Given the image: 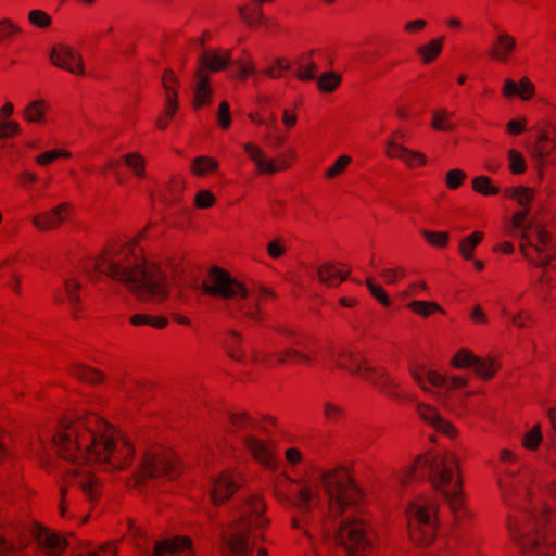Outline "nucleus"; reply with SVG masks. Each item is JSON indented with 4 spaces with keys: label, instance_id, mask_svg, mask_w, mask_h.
I'll list each match as a JSON object with an SVG mask.
<instances>
[{
    "label": "nucleus",
    "instance_id": "34",
    "mask_svg": "<svg viewBox=\"0 0 556 556\" xmlns=\"http://www.w3.org/2000/svg\"><path fill=\"white\" fill-rule=\"evenodd\" d=\"M454 112L446 109H439L432 113L431 127L437 131L450 132L456 129V123L453 121Z\"/></svg>",
    "mask_w": 556,
    "mask_h": 556
},
{
    "label": "nucleus",
    "instance_id": "24",
    "mask_svg": "<svg viewBox=\"0 0 556 556\" xmlns=\"http://www.w3.org/2000/svg\"><path fill=\"white\" fill-rule=\"evenodd\" d=\"M231 50H219V49H206L203 50L199 56L198 70H202L203 73L220 72L225 70L231 61Z\"/></svg>",
    "mask_w": 556,
    "mask_h": 556
},
{
    "label": "nucleus",
    "instance_id": "47",
    "mask_svg": "<svg viewBox=\"0 0 556 556\" xmlns=\"http://www.w3.org/2000/svg\"><path fill=\"white\" fill-rule=\"evenodd\" d=\"M323 416L327 422L340 424L345 419V410L338 403L327 401L323 404Z\"/></svg>",
    "mask_w": 556,
    "mask_h": 556
},
{
    "label": "nucleus",
    "instance_id": "48",
    "mask_svg": "<svg viewBox=\"0 0 556 556\" xmlns=\"http://www.w3.org/2000/svg\"><path fill=\"white\" fill-rule=\"evenodd\" d=\"M472 189L482 195H496L500 193V188L494 186L491 178L484 175L472 179Z\"/></svg>",
    "mask_w": 556,
    "mask_h": 556
},
{
    "label": "nucleus",
    "instance_id": "29",
    "mask_svg": "<svg viewBox=\"0 0 556 556\" xmlns=\"http://www.w3.org/2000/svg\"><path fill=\"white\" fill-rule=\"evenodd\" d=\"M213 90L210 86V75L203 73L202 70L195 72V86H194V109L207 105L212 100Z\"/></svg>",
    "mask_w": 556,
    "mask_h": 556
},
{
    "label": "nucleus",
    "instance_id": "8",
    "mask_svg": "<svg viewBox=\"0 0 556 556\" xmlns=\"http://www.w3.org/2000/svg\"><path fill=\"white\" fill-rule=\"evenodd\" d=\"M31 536L36 546H28L20 541L18 546L14 543V533L11 528L0 535V556H60L67 547V541L58 532L36 523L33 526Z\"/></svg>",
    "mask_w": 556,
    "mask_h": 556
},
{
    "label": "nucleus",
    "instance_id": "14",
    "mask_svg": "<svg viewBox=\"0 0 556 556\" xmlns=\"http://www.w3.org/2000/svg\"><path fill=\"white\" fill-rule=\"evenodd\" d=\"M357 375L393 400L399 402L409 400L407 392L397 381L390 377L384 367L371 366L366 362Z\"/></svg>",
    "mask_w": 556,
    "mask_h": 556
},
{
    "label": "nucleus",
    "instance_id": "30",
    "mask_svg": "<svg viewBox=\"0 0 556 556\" xmlns=\"http://www.w3.org/2000/svg\"><path fill=\"white\" fill-rule=\"evenodd\" d=\"M243 443L254 459L263 465H269L271 463L270 448L264 441L254 435H247Z\"/></svg>",
    "mask_w": 556,
    "mask_h": 556
},
{
    "label": "nucleus",
    "instance_id": "2",
    "mask_svg": "<svg viewBox=\"0 0 556 556\" xmlns=\"http://www.w3.org/2000/svg\"><path fill=\"white\" fill-rule=\"evenodd\" d=\"M496 481L502 500L508 506H520L507 518V530L514 544L522 553L556 556V521L551 510L543 506L538 516L527 509L533 481L531 471L526 467L498 468ZM552 493L556 498V483Z\"/></svg>",
    "mask_w": 556,
    "mask_h": 556
},
{
    "label": "nucleus",
    "instance_id": "63",
    "mask_svg": "<svg viewBox=\"0 0 556 556\" xmlns=\"http://www.w3.org/2000/svg\"><path fill=\"white\" fill-rule=\"evenodd\" d=\"M509 169L513 174H522L526 172V161L520 152L517 150L508 151Z\"/></svg>",
    "mask_w": 556,
    "mask_h": 556
},
{
    "label": "nucleus",
    "instance_id": "64",
    "mask_svg": "<svg viewBox=\"0 0 556 556\" xmlns=\"http://www.w3.org/2000/svg\"><path fill=\"white\" fill-rule=\"evenodd\" d=\"M76 556H116V548L113 543L108 542L96 551L85 548L81 552L77 553Z\"/></svg>",
    "mask_w": 556,
    "mask_h": 556
},
{
    "label": "nucleus",
    "instance_id": "7",
    "mask_svg": "<svg viewBox=\"0 0 556 556\" xmlns=\"http://www.w3.org/2000/svg\"><path fill=\"white\" fill-rule=\"evenodd\" d=\"M266 504L263 497L251 495L241 509V516L236 521L227 539V556L252 555V530L265 528L269 519L265 516Z\"/></svg>",
    "mask_w": 556,
    "mask_h": 556
},
{
    "label": "nucleus",
    "instance_id": "43",
    "mask_svg": "<svg viewBox=\"0 0 556 556\" xmlns=\"http://www.w3.org/2000/svg\"><path fill=\"white\" fill-rule=\"evenodd\" d=\"M287 344L309 353L316 358L315 340L304 334L288 333Z\"/></svg>",
    "mask_w": 556,
    "mask_h": 556
},
{
    "label": "nucleus",
    "instance_id": "38",
    "mask_svg": "<svg viewBox=\"0 0 556 556\" xmlns=\"http://www.w3.org/2000/svg\"><path fill=\"white\" fill-rule=\"evenodd\" d=\"M231 431H252L258 427V422L247 412L232 413L229 415Z\"/></svg>",
    "mask_w": 556,
    "mask_h": 556
},
{
    "label": "nucleus",
    "instance_id": "40",
    "mask_svg": "<svg viewBox=\"0 0 556 556\" xmlns=\"http://www.w3.org/2000/svg\"><path fill=\"white\" fill-rule=\"evenodd\" d=\"M22 34V28L13 20L0 18V46L13 42Z\"/></svg>",
    "mask_w": 556,
    "mask_h": 556
},
{
    "label": "nucleus",
    "instance_id": "61",
    "mask_svg": "<svg viewBox=\"0 0 556 556\" xmlns=\"http://www.w3.org/2000/svg\"><path fill=\"white\" fill-rule=\"evenodd\" d=\"M466 178L467 174L463 169L454 168L445 174V185L447 189L456 190L463 185Z\"/></svg>",
    "mask_w": 556,
    "mask_h": 556
},
{
    "label": "nucleus",
    "instance_id": "21",
    "mask_svg": "<svg viewBox=\"0 0 556 556\" xmlns=\"http://www.w3.org/2000/svg\"><path fill=\"white\" fill-rule=\"evenodd\" d=\"M517 40L506 30H498L489 49L490 59L507 63L517 50Z\"/></svg>",
    "mask_w": 556,
    "mask_h": 556
},
{
    "label": "nucleus",
    "instance_id": "62",
    "mask_svg": "<svg viewBox=\"0 0 556 556\" xmlns=\"http://www.w3.org/2000/svg\"><path fill=\"white\" fill-rule=\"evenodd\" d=\"M427 160L428 159L424 153L407 148L403 162L407 167L413 169L425 166L427 164Z\"/></svg>",
    "mask_w": 556,
    "mask_h": 556
},
{
    "label": "nucleus",
    "instance_id": "23",
    "mask_svg": "<svg viewBox=\"0 0 556 556\" xmlns=\"http://www.w3.org/2000/svg\"><path fill=\"white\" fill-rule=\"evenodd\" d=\"M244 151L257 167L261 174H275L289 167L285 160L276 161L274 159H266L263 150L255 143L248 142L244 144Z\"/></svg>",
    "mask_w": 556,
    "mask_h": 556
},
{
    "label": "nucleus",
    "instance_id": "6",
    "mask_svg": "<svg viewBox=\"0 0 556 556\" xmlns=\"http://www.w3.org/2000/svg\"><path fill=\"white\" fill-rule=\"evenodd\" d=\"M204 294L235 301L238 311L251 320H260L258 296L251 292L241 281L219 267H212L202 282Z\"/></svg>",
    "mask_w": 556,
    "mask_h": 556
},
{
    "label": "nucleus",
    "instance_id": "19",
    "mask_svg": "<svg viewBox=\"0 0 556 556\" xmlns=\"http://www.w3.org/2000/svg\"><path fill=\"white\" fill-rule=\"evenodd\" d=\"M65 480L77 485L90 502H94L101 496L102 484L94 473L87 468L67 471Z\"/></svg>",
    "mask_w": 556,
    "mask_h": 556
},
{
    "label": "nucleus",
    "instance_id": "35",
    "mask_svg": "<svg viewBox=\"0 0 556 556\" xmlns=\"http://www.w3.org/2000/svg\"><path fill=\"white\" fill-rule=\"evenodd\" d=\"M484 233L476 230L471 235L463 238L458 245V252L466 261L473 260L476 248L483 241Z\"/></svg>",
    "mask_w": 556,
    "mask_h": 556
},
{
    "label": "nucleus",
    "instance_id": "53",
    "mask_svg": "<svg viewBox=\"0 0 556 556\" xmlns=\"http://www.w3.org/2000/svg\"><path fill=\"white\" fill-rule=\"evenodd\" d=\"M408 307L415 314L421 315L422 317H428L435 312L442 311L437 303L427 301H413L408 304Z\"/></svg>",
    "mask_w": 556,
    "mask_h": 556
},
{
    "label": "nucleus",
    "instance_id": "11",
    "mask_svg": "<svg viewBox=\"0 0 556 556\" xmlns=\"http://www.w3.org/2000/svg\"><path fill=\"white\" fill-rule=\"evenodd\" d=\"M337 542L352 556H369L376 544V534L367 519L354 517L340 526Z\"/></svg>",
    "mask_w": 556,
    "mask_h": 556
},
{
    "label": "nucleus",
    "instance_id": "37",
    "mask_svg": "<svg viewBox=\"0 0 556 556\" xmlns=\"http://www.w3.org/2000/svg\"><path fill=\"white\" fill-rule=\"evenodd\" d=\"M129 323L136 327L150 326L154 329H164L168 325V319L161 315L134 314L129 317Z\"/></svg>",
    "mask_w": 556,
    "mask_h": 556
},
{
    "label": "nucleus",
    "instance_id": "18",
    "mask_svg": "<svg viewBox=\"0 0 556 556\" xmlns=\"http://www.w3.org/2000/svg\"><path fill=\"white\" fill-rule=\"evenodd\" d=\"M51 63L74 75L84 74L83 59L78 52L66 45H55L50 52Z\"/></svg>",
    "mask_w": 556,
    "mask_h": 556
},
{
    "label": "nucleus",
    "instance_id": "39",
    "mask_svg": "<svg viewBox=\"0 0 556 556\" xmlns=\"http://www.w3.org/2000/svg\"><path fill=\"white\" fill-rule=\"evenodd\" d=\"M218 168V162L206 155L197 156L192 160L190 170L198 177H203L215 172Z\"/></svg>",
    "mask_w": 556,
    "mask_h": 556
},
{
    "label": "nucleus",
    "instance_id": "45",
    "mask_svg": "<svg viewBox=\"0 0 556 556\" xmlns=\"http://www.w3.org/2000/svg\"><path fill=\"white\" fill-rule=\"evenodd\" d=\"M341 81L342 77L340 74L332 71L326 72L319 76L317 88L321 92L331 93L340 86Z\"/></svg>",
    "mask_w": 556,
    "mask_h": 556
},
{
    "label": "nucleus",
    "instance_id": "49",
    "mask_svg": "<svg viewBox=\"0 0 556 556\" xmlns=\"http://www.w3.org/2000/svg\"><path fill=\"white\" fill-rule=\"evenodd\" d=\"M555 148V142L551 140L546 134H540L533 147V155L543 160L547 157Z\"/></svg>",
    "mask_w": 556,
    "mask_h": 556
},
{
    "label": "nucleus",
    "instance_id": "4",
    "mask_svg": "<svg viewBox=\"0 0 556 556\" xmlns=\"http://www.w3.org/2000/svg\"><path fill=\"white\" fill-rule=\"evenodd\" d=\"M428 467L432 484L445 496L455 519L464 520L468 513L463 494L458 458L455 454L446 453L434 457L431 462L427 456H418L413 465L405 469L401 482L405 484L410 480L422 478Z\"/></svg>",
    "mask_w": 556,
    "mask_h": 556
},
{
    "label": "nucleus",
    "instance_id": "59",
    "mask_svg": "<svg viewBox=\"0 0 556 556\" xmlns=\"http://www.w3.org/2000/svg\"><path fill=\"white\" fill-rule=\"evenodd\" d=\"M417 413L424 421L428 422L433 427H435L439 420L441 419V416L438 413L437 408L429 404H418Z\"/></svg>",
    "mask_w": 556,
    "mask_h": 556
},
{
    "label": "nucleus",
    "instance_id": "16",
    "mask_svg": "<svg viewBox=\"0 0 556 556\" xmlns=\"http://www.w3.org/2000/svg\"><path fill=\"white\" fill-rule=\"evenodd\" d=\"M287 504L296 507L302 513L311 511L318 504V489L306 480H291Z\"/></svg>",
    "mask_w": 556,
    "mask_h": 556
},
{
    "label": "nucleus",
    "instance_id": "3",
    "mask_svg": "<svg viewBox=\"0 0 556 556\" xmlns=\"http://www.w3.org/2000/svg\"><path fill=\"white\" fill-rule=\"evenodd\" d=\"M137 238L123 242H108L91 266L94 273L124 286L141 301H164L169 292V280L162 266L144 255Z\"/></svg>",
    "mask_w": 556,
    "mask_h": 556
},
{
    "label": "nucleus",
    "instance_id": "15",
    "mask_svg": "<svg viewBox=\"0 0 556 556\" xmlns=\"http://www.w3.org/2000/svg\"><path fill=\"white\" fill-rule=\"evenodd\" d=\"M252 361L266 368H273L285 364H307L312 365L314 357L300 349L288 345L279 352L252 351Z\"/></svg>",
    "mask_w": 556,
    "mask_h": 556
},
{
    "label": "nucleus",
    "instance_id": "22",
    "mask_svg": "<svg viewBox=\"0 0 556 556\" xmlns=\"http://www.w3.org/2000/svg\"><path fill=\"white\" fill-rule=\"evenodd\" d=\"M188 536H174L156 541L152 556H194Z\"/></svg>",
    "mask_w": 556,
    "mask_h": 556
},
{
    "label": "nucleus",
    "instance_id": "60",
    "mask_svg": "<svg viewBox=\"0 0 556 556\" xmlns=\"http://www.w3.org/2000/svg\"><path fill=\"white\" fill-rule=\"evenodd\" d=\"M29 23L38 28H48L52 24L51 16L42 10H31L28 13Z\"/></svg>",
    "mask_w": 556,
    "mask_h": 556
},
{
    "label": "nucleus",
    "instance_id": "20",
    "mask_svg": "<svg viewBox=\"0 0 556 556\" xmlns=\"http://www.w3.org/2000/svg\"><path fill=\"white\" fill-rule=\"evenodd\" d=\"M70 212L71 205L68 203H61L49 211L35 215L33 217V225L39 231L55 230L68 217Z\"/></svg>",
    "mask_w": 556,
    "mask_h": 556
},
{
    "label": "nucleus",
    "instance_id": "31",
    "mask_svg": "<svg viewBox=\"0 0 556 556\" xmlns=\"http://www.w3.org/2000/svg\"><path fill=\"white\" fill-rule=\"evenodd\" d=\"M317 52V50H311L299 58L298 70L295 74L298 79L307 81L316 78L318 74V65L313 60V55Z\"/></svg>",
    "mask_w": 556,
    "mask_h": 556
},
{
    "label": "nucleus",
    "instance_id": "1",
    "mask_svg": "<svg viewBox=\"0 0 556 556\" xmlns=\"http://www.w3.org/2000/svg\"><path fill=\"white\" fill-rule=\"evenodd\" d=\"M52 442L64 460L86 462L105 471L125 469L135 456L132 442L97 414L62 420Z\"/></svg>",
    "mask_w": 556,
    "mask_h": 556
},
{
    "label": "nucleus",
    "instance_id": "58",
    "mask_svg": "<svg viewBox=\"0 0 556 556\" xmlns=\"http://www.w3.org/2000/svg\"><path fill=\"white\" fill-rule=\"evenodd\" d=\"M366 285H367V288L370 291L371 295L378 302H380L386 307L391 305V300L387 295L384 289L376 282L375 278H372V277L367 278Z\"/></svg>",
    "mask_w": 556,
    "mask_h": 556
},
{
    "label": "nucleus",
    "instance_id": "26",
    "mask_svg": "<svg viewBox=\"0 0 556 556\" xmlns=\"http://www.w3.org/2000/svg\"><path fill=\"white\" fill-rule=\"evenodd\" d=\"M332 358L337 366L349 371L352 375L361 372L364 363L367 361L358 353L350 348H340L332 353Z\"/></svg>",
    "mask_w": 556,
    "mask_h": 556
},
{
    "label": "nucleus",
    "instance_id": "5",
    "mask_svg": "<svg viewBox=\"0 0 556 556\" xmlns=\"http://www.w3.org/2000/svg\"><path fill=\"white\" fill-rule=\"evenodd\" d=\"M522 256L535 267L543 268L541 282L551 285L546 291L551 301L556 302V232L547 225L536 224L531 231H525L519 242Z\"/></svg>",
    "mask_w": 556,
    "mask_h": 556
},
{
    "label": "nucleus",
    "instance_id": "51",
    "mask_svg": "<svg viewBox=\"0 0 556 556\" xmlns=\"http://www.w3.org/2000/svg\"><path fill=\"white\" fill-rule=\"evenodd\" d=\"M421 236L429 244L439 249L446 248L450 241V235L446 231H432L422 229Z\"/></svg>",
    "mask_w": 556,
    "mask_h": 556
},
{
    "label": "nucleus",
    "instance_id": "25",
    "mask_svg": "<svg viewBox=\"0 0 556 556\" xmlns=\"http://www.w3.org/2000/svg\"><path fill=\"white\" fill-rule=\"evenodd\" d=\"M80 290L81 285L77 280L71 278L66 279L64 281L63 289L59 290L54 294L56 303H63L65 299L67 300L72 314L75 318H79V313L81 311Z\"/></svg>",
    "mask_w": 556,
    "mask_h": 556
},
{
    "label": "nucleus",
    "instance_id": "46",
    "mask_svg": "<svg viewBox=\"0 0 556 556\" xmlns=\"http://www.w3.org/2000/svg\"><path fill=\"white\" fill-rule=\"evenodd\" d=\"M228 354L235 361H243L245 351L242 348V337L236 331H231L226 341Z\"/></svg>",
    "mask_w": 556,
    "mask_h": 556
},
{
    "label": "nucleus",
    "instance_id": "41",
    "mask_svg": "<svg viewBox=\"0 0 556 556\" xmlns=\"http://www.w3.org/2000/svg\"><path fill=\"white\" fill-rule=\"evenodd\" d=\"M529 214V208H522L516 213H514L511 217V224L506 227V233L514 237L517 235V231H520V237L525 231H531L533 227L527 224V217Z\"/></svg>",
    "mask_w": 556,
    "mask_h": 556
},
{
    "label": "nucleus",
    "instance_id": "13",
    "mask_svg": "<svg viewBox=\"0 0 556 556\" xmlns=\"http://www.w3.org/2000/svg\"><path fill=\"white\" fill-rule=\"evenodd\" d=\"M162 87L164 89V106L155 125L159 130L163 131L169 126L180 106L178 101L180 83L173 70L166 68L163 72Z\"/></svg>",
    "mask_w": 556,
    "mask_h": 556
},
{
    "label": "nucleus",
    "instance_id": "52",
    "mask_svg": "<svg viewBox=\"0 0 556 556\" xmlns=\"http://www.w3.org/2000/svg\"><path fill=\"white\" fill-rule=\"evenodd\" d=\"M542 432L539 424L534 425L522 438V446L529 451H535L542 442Z\"/></svg>",
    "mask_w": 556,
    "mask_h": 556
},
{
    "label": "nucleus",
    "instance_id": "12",
    "mask_svg": "<svg viewBox=\"0 0 556 556\" xmlns=\"http://www.w3.org/2000/svg\"><path fill=\"white\" fill-rule=\"evenodd\" d=\"M179 475V463L176 454L156 445L148 450L143 456L139 471L135 475V483L141 485L149 478L167 477L173 480Z\"/></svg>",
    "mask_w": 556,
    "mask_h": 556
},
{
    "label": "nucleus",
    "instance_id": "32",
    "mask_svg": "<svg viewBox=\"0 0 556 556\" xmlns=\"http://www.w3.org/2000/svg\"><path fill=\"white\" fill-rule=\"evenodd\" d=\"M68 372L75 379L89 384H98L104 380L103 372L84 364H73Z\"/></svg>",
    "mask_w": 556,
    "mask_h": 556
},
{
    "label": "nucleus",
    "instance_id": "55",
    "mask_svg": "<svg viewBox=\"0 0 556 556\" xmlns=\"http://www.w3.org/2000/svg\"><path fill=\"white\" fill-rule=\"evenodd\" d=\"M477 356L468 349L458 350L452 358V365L457 368L472 367Z\"/></svg>",
    "mask_w": 556,
    "mask_h": 556
},
{
    "label": "nucleus",
    "instance_id": "57",
    "mask_svg": "<svg viewBox=\"0 0 556 556\" xmlns=\"http://www.w3.org/2000/svg\"><path fill=\"white\" fill-rule=\"evenodd\" d=\"M290 67H291V63L288 59L277 58L274 61L273 65H270L269 67H267L264 71V74L273 79H277L282 76L283 72L290 70Z\"/></svg>",
    "mask_w": 556,
    "mask_h": 556
},
{
    "label": "nucleus",
    "instance_id": "44",
    "mask_svg": "<svg viewBox=\"0 0 556 556\" xmlns=\"http://www.w3.org/2000/svg\"><path fill=\"white\" fill-rule=\"evenodd\" d=\"M472 367H473L477 376H479L480 378H482L484 380L492 379L493 376L498 370L497 363L492 358L477 357Z\"/></svg>",
    "mask_w": 556,
    "mask_h": 556
},
{
    "label": "nucleus",
    "instance_id": "10",
    "mask_svg": "<svg viewBox=\"0 0 556 556\" xmlns=\"http://www.w3.org/2000/svg\"><path fill=\"white\" fill-rule=\"evenodd\" d=\"M320 483L329 496L330 514L333 517L343 515L349 508L357 505L362 498L361 490L344 467L323 472Z\"/></svg>",
    "mask_w": 556,
    "mask_h": 556
},
{
    "label": "nucleus",
    "instance_id": "42",
    "mask_svg": "<svg viewBox=\"0 0 556 556\" xmlns=\"http://www.w3.org/2000/svg\"><path fill=\"white\" fill-rule=\"evenodd\" d=\"M504 194L506 198L516 200L523 208H528L533 199V190L522 186L507 188Z\"/></svg>",
    "mask_w": 556,
    "mask_h": 556
},
{
    "label": "nucleus",
    "instance_id": "28",
    "mask_svg": "<svg viewBox=\"0 0 556 556\" xmlns=\"http://www.w3.org/2000/svg\"><path fill=\"white\" fill-rule=\"evenodd\" d=\"M413 379L420 386L421 389L428 390L427 384L431 387L443 388L447 382V378L442 376L435 370H431L424 365H416L410 368Z\"/></svg>",
    "mask_w": 556,
    "mask_h": 556
},
{
    "label": "nucleus",
    "instance_id": "56",
    "mask_svg": "<svg viewBox=\"0 0 556 556\" xmlns=\"http://www.w3.org/2000/svg\"><path fill=\"white\" fill-rule=\"evenodd\" d=\"M352 157L349 155L339 156L336 162L326 170L325 176L327 179H334L345 172L351 164Z\"/></svg>",
    "mask_w": 556,
    "mask_h": 556
},
{
    "label": "nucleus",
    "instance_id": "50",
    "mask_svg": "<svg viewBox=\"0 0 556 556\" xmlns=\"http://www.w3.org/2000/svg\"><path fill=\"white\" fill-rule=\"evenodd\" d=\"M125 164L130 168L135 176L144 177L146 162L143 156L138 152L127 153L123 156Z\"/></svg>",
    "mask_w": 556,
    "mask_h": 556
},
{
    "label": "nucleus",
    "instance_id": "54",
    "mask_svg": "<svg viewBox=\"0 0 556 556\" xmlns=\"http://www.w3.org/2000/svg\"><path fill=\"white\" fill-rule=\"evenodd\" d=\"M291 480L292 479L283 475L278 476L275 479L274 495L281 503H285L286 498H288L289 488H291Z\"/></svg>",
    "mask_w": 556,
    "mask_h": 556
},
{
    "label": "nucleus",
    "instance_id": "9",
    "mask_svg": "<svg viewBox=\"0 0 556 556\" xmlns=\"http://www.w3.org/2000/svg\"><path fill=\"white\" fill-rule=\"evenodd\" d=\"M438 503L431 496H418L406 508L408 535L418 546L430 545L439 529Z\"/></svg>",
    "mask_w": 556,
    "mask_h": 556
},
{
    "label": "nucleus",
    "instance_id": "17",
    "mask_svg": "<svg viewBox=\"0 0 556 556\" xmlns=\"http://www.w3.org/2000/svg\"><path fill=\"white\" fill-rule=\"evenodd\" d=\"M241 476L233 471H223L212 481L210 491L211 501L214 505H222L228 501L242 485Z\"/></svg>",
    "mask_w": 556,
    "mask_h": 556
},
{
    "label": "nucleus",
    "instance_id": "27",
    "mask_svg": "<svg viewBox=\"0 0 556 556\" xmlns=\"http://www.w3.org/2000/svg\"><path fill=\"white\" fill-rule=\"evenodd\" d=\"M350 271L343 264L324 263L318 268V278L328 287H337L348 278Z\"/></svg>",
    "mask_w": 556,
    "mask_h": 556
},
{
    "label": "nucleus",
    "instance_id": "33",
    "mask_svg": "<svg viewBox=\"0 0 556 556\" xmlns=\"http://www.w3.org/2000/svg\"><path fill=\"white\" fill-rule=\"evenodd\" d=\"M50 104L45 99H37L29 102L23 111V117L28 123L41 124L45 122L46 112L49 110Z\"/></svg>",
    "mask_w": 556,
    "mask_h": 556
},
{
    "label": "nucleus",
    "instance_id": "36",
    "mask_svg": "<svg viewBox=\"0 0 556 556\" xmlns=\"http://www.w3.org/2000/svg\"><path fill=\"white\" fill-rule=\"evenodd\" d=\"M444 40L445 38L442 36L431 39L428 43L418 47L417 54L425 64L432 63L441 54Z\"/></svg>",
    "mask_w": 556,
    "mask_h": 556
}]
</instances>
